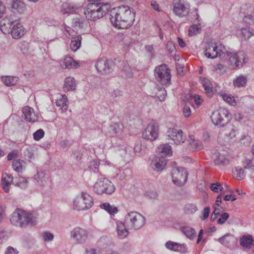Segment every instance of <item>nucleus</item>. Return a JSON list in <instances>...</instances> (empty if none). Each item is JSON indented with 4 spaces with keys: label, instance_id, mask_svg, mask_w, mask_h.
Instances as JSON below:
<instances>
[{
    "label": "nucleus",
    "instance_id": "obj_1",
    "mask_svg": "<svg viewBox=\"0 0 254 254\" xmlns=\"http://www.w3.org/2000/svg\"><path fill=\"white\" fill-rule=\"evenodd\" d=\"M135 12L127 5L119 6L112 12L110 21L118 29H127L131 27L135 20Z\"/></svg>",
    "mask_w": 254,
    "mask_h": 254
},
{
    "label": "nucleus",
    "instance_id": "obj_2",
    "mask_svg": "<svg viewBox=\"0 0 254 254\" xmlns=\"http://www.w3.org/2000/svg\"><path fill=\"white\" fill-rule=\"evenodd\" d=\"M0 30L4 34H10L13 38L19 39L26 33V29L19 19L14 20L11 16H6L0 21Z\"/></svg>",
    "mask_w": 254,
    "mask_h": 254
},
{
    "label": "nucleus",
    "instance_id": "obj_3",
    "mask_svg": "<svg viewBox=\"0 0 254 254\" xmlns=\"http://www.w3.org/2000/svg\"><path fill=\"white\" fill-rule=\"evenodd\" d=\"M110 4L103 2L88 3L84 9V14L88 20L95 21L102 18L110 9Z\"/></svg>",
    "mask_w": 254,
    "mask_h": 254
},
{
    "label": "nucleus",
    "instance_id": "obj_4",
    "mask_svg": "<svg viewBox=\"0 0 254 254\" xmlns=\"http://www.w3.org/2000/svg\"><path fill=\"white\" fill-rule=\"evenodd\" d=\"M10 220L13 225L20 228L29 224L35 225L37 221L36 217L33 214L18 208L13 212Z\"/></svg>",
    "mask_w": 254,
    "mask_h": 254
},
{
    "label": "nucleus",
    "instance_id": "obj_5",
    "mask_svg": "<svg viewBox=\"0 0 254 254\" xmlns=\"http://www.w3.org/2000/svg\"><path fill=\"white\" fill-rule=\"evenodd\" d=\"M94 205V200L86 191H81L74 196L72 199V208L77 211L90 209Z\"/></svg>",
    "mask_w": 254,
    "mask_h": 254
},
{
    "label": "nucleus",
    "instance_id": "obj_6",
    "mask_svg": "<svg viewBox=\"0 0 254 254\" xmlns=\"http://www.w3.org/2000/svg\"><path fill=\"white\" fill-rule=\"evenodd\" d=\"M124 221L127 227L130 230L141 229L146 222L145 217L136 211L127 213L125 216Z\"/></svg>",
    "mask_w": 254,
    "mask_h": 254
},
{
    "label": "nucleus",
    "instance_id": "obj_7",
    "mask_svg": "<svg viewBox=\"0 0 254 254\" xmlns=\"http://www.w3.org/2000/svg\"><path fill=\"white\" fill-rule=\"evenodd\" d=\"M213 124L218 127H224L229 123L231 116L228 110L220 108L214 111L210 116Z\"/></svg>",
    "mask_w": 254,
    "mask_h": 254
},
{
    "label": "nucleus",
    "instance_id": "obj_8",
    "mask_svg": "<svg viewBox=\"0 0 254 254\" xmlns=\"http://www.w3.org/2000/svg\"><path fill=\"white\" fill-rule=\"evenodd\" d=\"M115 190V188L113 183L105 178L98 179L93 186V191L98 194L104 193L110 194Z\"/></svg>",
    "mask_w": 254,
    "mask_h": 254
},
{
    "label": "nucleus",
    "instance_id": "obj_9",
    "mask_svg": "<svg viewBox=\"0 0 254 254\" xmlns=\"http://www.w3.org/2000/svg\"><path fill=\"white\" fill-rule=\"evenodd\" d=\"M173 13L180 18L187 17L190 10V5L187 0H173L172 2Z\"/></svg>",
    "mask_w": 254,
    "mask_h": 254
},
{
    "label": "nucleus",
    "instance_id": "obj_10",
    "mask_svg": "<svg viewBox=\"0 0 254 254\" xmlns=\"http://www.w3.org/2000/svg\"><path fill=\"white\" fill-rule=\"evenodd\" d=\"M90 237V233L86 229L76 227L70 232V238L76 244H85Z\"/></svg>",
    "mask_w": 254,
    "mask_h": 254
},
{
    "label": "nucleus",
    "instance_id": "obj_11",
    "mask_svg": "<svg viewBox=\"0 0 254 254\" xmlns=\"http://www.w3.org/2000/svg\"><path fill=\"white\" fill-rule=\"evenodd\" d=\"M154 74L156 79L162 84L167 85L170 83L171 74L166 65L162 64L156 67Z\"/></svg>",
    "mask_w": 254,
    "mask_h": 254
},
{
    "label": "nucleus",
    "instance_id": "obj_12",
    "mask_svg": "<svg viewBox=\"0 0 254 254\" xmlns=\"http://www.w3.org/2000/svg\"><path fill=\"white\" fill-rule=\"evenodd\" d=\"M229 58L230 64L233 68H240L246 62V55L244 52H230L227 50L226 59Z\"/></svg>",
    "mask_w": 254,
    "mask_h": 254
},
{
    "label": "nucleus",
    "instance_id": "obj_13",
    "mask_svg": "<svg viewBox=\"0 0 254 254\" xmlns=\"http://www.w3.org/2000/svg\"><path fill=\"white\" fill-rule=\"evenodd\" d=\"M188 176V172L184 168L175 167L172 170V181L177 186L184 185L187 182Z\"/></svg>",
    "mask_w": 254,
    "mask_h": 254
},
{
    "label": "nucleus",
    "instance_id": "obj_14",
    "mask_svg": "<svg viewBox=\"0 0 254 254\" xmlns=\"http://www.w3.org/2000/svg\"><path fill=\"white\" fill-rule=\"evenodd\" d=\"M158 135L159 126L154 121L149 123L142 133V136L144 139L151 141L157 139Z\"/></svg>",
    "mask_w": 254,
    "mask_h": 254
},
{
    "label": "nucleus",
    "instance_id": "obj_15",
    "mask_svg": "<svg viewBox=\"0 0 254 254\" xmlns=\"http://www.w3.org/2000/svg\"><path fill=\"white\" fill-rule=\"evenodd\" d=\"M168 138L172 140L174 143L177 145H180L185 142V136L181 129L176 128H170L167 131Z\"/></svg>",
    "mask_w": 254,
    "mask_h": 254
},
{
    "label": "nucleus",
    "instance_id": "obj_16",
    "mask_svg": "<svg viewBox=\"0 0 254 254\" xmlns=\"http://www.w3.org/2000/svg\"><path fill=\"white\" fill-rule=\"evenodd\" d=\"M95 66L98 71L102 74H107L112 70L111 62L106 58L99 60Z\"/></svg>",
    "mask_w": 254,
    "mask_h": 254
},
{
    "label": "nucleus",
    "instance_id": "obj_17",
    "mask_svg": "<svg viewBox=\"0 0 254 254\" xmlns=\"http://www.w3.org/2000/svg\"><path fill=\"white\" fill-rule=\"evenodd\" d=\"M165 247L169 250L181 254L187 253L188 249L186 244H180L171 241L166 243Z\"/></svg>",
    "mask_w": 254,
    "mask_h": 254
},
{
    "label": "nucleus",
    "instance_id": "obj_18",
    "mask_svg": "<svg viewBox=\"0 0 254 254\" xmlns=\"http://www.w3.org/2000/svg\"><path fill=\"white\" fill-rule=\"evenodd\" d=\"M60 64L63 69H76L80 66L79 63L70 56H66L61 59Z\"/></svg>",
    "mask_w": 254,
    "mask_h": 254
},
{
    "label": "nucleus",
    "instance_id": "obj_19",
    "mask_svg": "<svg viewBox=\"0 0 254 254\" xmlns=\"http://www.w3.org/2000/svg\"><path fill=\"white\" fill-rule=\"evenodd\" d=\"M34 179L37 184L42 187L47 186L51 182L49 175L43 171H38Z\"/></svg>",
    "mask_w": 254,
    "mask_h": 254
},
{
    "label": "nucleus",
    "instance_id": "obj_20",
    "mask_svg": "<svg viewBox=\"0 0 254 254\" xmlns=\"http://www.w3.org/2000/svg\"><path fill=\"white\" fill-rule=\"evenodd\" d=\"M225 127L222 131V133L226 136V139L228 141L233 140L238 133L237 127L233 124L228 123L225 125Z\"/></svg>",
    "mask_w": 254,
    "mask_h": 254
},
{
    "label": "nucleus",
    "instance_id": "obj_21",
    "mask_svg": "<svg viewBox=\"0 0 254 254\" xmlns=\"http://www.w3.org/2000/svg\"><path fill=\"white\" fill-rule=\"evenodd\" d=\"M22 112L26 121L30 123H35L38 121V114L34 112L33 108L29 107H25L23 108Z\"/></svg>",
    "mask_w": 254,
    "mask_h": 254
},
{
    "label": "nucleus",
    "instance_id": "obj_22",
    "mask_svg": "<svg viewBox=\"0 0 254 254\" xmlns=\"http://www.w3.org/2000/svg\"><path fill=\"white\" fill-rule=\"evenodd\" d=\"M128 229L126 226V224L121 221L116 222V232L117 237L120 239H124L127 237L129 234Z\"/></svg>",
    "mask_w": 254,
    "mask_h": 254
},
{
    "label": "nucleus",
    "instance_id": "obj_23",
    "mask_svg": "<svg viewBox=\"0 0 254 254\" xmlns=\"http://www.w3.org/2000/svg\"><path fill=\"white\" fill-rule=\"evenodd\" d=\"M188 147L192 151H197L203 148V143L200 140L195 139L193 135H190L187 140Z\"/></svg>",
    "mask_w": 254,
    "mask_h": 254
},
{
    "label": "nucleus",
    "instance_id": "obj_24",
    "mask_svg": "<svg viewBox=\"0 0 254 254\" xmlns=\"http://www.w3.org/2000/svg\"><path fill=\"white\" fill-rule=\"evenodd\" d=\"M13 181V177L12 175L6 173L2 175L1 187L5 192H8L10 186Z\"/></svg>",
    "mask_w": 254,
    "mask_h": 254
},
{
    "label": "nucleus",
    "instance_id": "obj_25",
    "mask_svg": "<svg viewBox=\"0 0 254 254\" xmlns=\"http://www.w3.org/2000/svg\"><path fill=\"white\" fill-rule=\"evenodd\" d=\"M166 165V160L164 157L156 156L151 161V167L155 171L162 170Z\"/></svg>",
    "mask_w": 254,
    "mask_h": 254
},
{
    "label": "nucleus",
    "instance_id": "obj_26",
    "mask_svg": "<svg viewBox=\"0 0 254 254\" xmlns=\"http://www.w3.org/2000/svg\"><path fill=\"white\" fill-rule=\"evenodd\" d=\"M236 241V238L233 235L229 233L225 235L218 239V241L220 243L227 247H230L234 245Z\"/></svg>",
    "mask_w": 254,
    "mask_h": 254
},
{
    "label": "nucleus",
    "instance_id": "obj_27",
    "mask_svg": "<svg viewBox=\"0 0 254 254\" xmlns=\"http://www.w3.org/2000/svg\"><path fill=\"white\" fill-rule=\"evenodd\" d=\"M124 126L121 123H113L108 128V133L111 135H120L123 132Z\"/></svg>",
    "mask_w": 254,
    "mask_h": 254
},
{
    "label": "nucleus",
    "instance_id": "obj_28",
    "mask_svg": "<svg viewBox=\"0 0 254 254\" xmlns=\"http://www.w3.org/2000/svg\"><path fill=\"white\" fill-rule=\"evenodd\" d=\"M76 81L73 77L69 76L65 78L63 86L65 92L74 91L76 89Z\"/></svg>",
    "mask_w": 254,
    "mask_h": 254
},
{
    "label": "nucleus",
    "instance_id": "obj_29",
    "mask_svg": "<svg viewBox=\"0 0 254 254\" xmlns=\"http://www.w3.org/2000/svg\"><path fill=\"white\" fill-rule=\"evenodd\" d=\"M56 104L62 110V113L65 112L68 107V101L67 96L65 95H60L57 98Z\"/></svg>",
    "mask_w": 254,
    "mask_h": 254
},
{
    "label": "nucleus",
    "instance_id": "obj_30",
    "mask_svg": "<svg viewBox=\"0 0 254 254\" xmlns=\"http://www.w3.org/2000/svg\"><path fill=\"white\" fill-rule=\"evenodd\" d=\"M213 50V42L210 41L205 44L204 53L207 58L214 59L218 57V53H214Z\"/></svg>",
    "mask_w": 254,
    "mask_h": 254
},
{
    "label": "nucleus",
    "instance_id": "obj_31",
    "mask_svg": "<svg viewBox=\"0 0 254 254\" xmlns=\"http://www.w3.org/2000/svg\"><path fill=\"white\" fill-rule=\"evenodd\" d=\"M213 47H214V53H218V57L222 59H226V54H227V49L222 44L213 42Z\"/></svg>",
    "mask_w": 254,
    "mask_h": 254
},
{
    "label": "nucleus",
    "instance_id": "obj_32",
    "mask_svg": "<svg viewBox=\"0 0 254 254\" xmlns=\"http://www.w3.org/2000/svg\"><path fill=\"white\" fill-rule=\"evenodd\" d=\"M200 81L207 96L212 97L214 94V91L211 81L206 78H201Z\"/></svg>",
    "mask_w": 254,
    "mask_h": 254
},
{
    "label": "nucleus",
    "instance_id": "obj_33",
    "mask_svg": "<svg viewBox=\"0 0 254 254\" xmlns=\"http://www.w3.org/2000/svg\"><path fill=\"white\" fill-rule=\"evenodd\" d=\"M1 82L6 86H12L16 85L19 78L17 76L3 75L1 77Z\"/></svg>",
    "mask_w": 254,
    "mask_h": 254
},
{
    "label": "nucleus",
    "instance_id": "obj_34",
    "mask_svg": "<svg viewBox=\"0 0 254 254\" xmlns=\"http://www.w3.org/2000/svg\"><path fill=\"white\" fill-rule=\"evenodd\" d=\"M100 208L108 212L110 215L114 216L118 212L117 207L111 205L108 202L102 203L100 204Z\"/></svg>",
    "mask_w": 254,
    "mask_h": 254
},
{
    "label": "nucleus",
    "instance_id": "obj_35",
    "mask_svg": "<svg viewBox=\"0 0 254 254\" xmlns=\"http://www.w3.org/2000/svg\"><path fill=\"white\" fill-rule=\"evenodd\" d=\"M25 162L21 159L14 160L12 163L13 169L19 173H21L25 170Z\"/></svg>",
    "mask_w": 254,
    "mask_h": 254
},
{
    "label": "nucleus",
    "instance_id": "obj_36",
    "mask_svg": "<svg viewBox=\"0 0 254 254\" xmlns=\"http://www.w3.org/2000/svg\"><path fill=\"white\" fill-rule=\"evenodd\" d=\"M224 187H222V184L220 183H216L211 184L210 188L211 190L218 192L219 191L222 192H232V190L229 188V186L226 184H225Z\"/></svg>",
    "mask_w": 254,
    "mask_h": 254
},
{
    "label": "nucleus",
    "instance_id": "obj_37",
    "mask_svg": "<svg viewBox=\"0 0 254 254\" xmlns=\"http://www.w3.org/2000/svg\"><path fill=\"white\" fill-rule=\"evenodd\" d=\"M12 8L15 12L19 14H22L26 10V5L21 0H15L13 1Z\"/></svg>",
    "mask_w": 254,
    "mask_h": 254
},
{
    "label": "nucleus",
    "instance_id": "obj_38",
    "mask_svg": "<svg viewBox=\"0 0 254 254\" xmlns=\"http://www.w3.org/2000/svg\"><path fill=\"white\" fill-rule=\"evenodd\" d=\"M180 231L189 239L193 240L196 237V232L189 226H183L180 228Z\"/></svg>",
    "mask_w": 254,
    "mask_h": 254
},
{
    "label": "nucleus",
    "instance_id": "obj_39",
    "mask_svg": "<svg viewBox=\"0 0 254 254\" xmlns=\"http://www.w3.org/2000/svg\"><path fill=\"white\" fill-rule=\"evenodd\" d=\"M82 37L78 35L72 37L70 44V48L71 51L76 52L81 47Z\"/></svg>",
    "mask_w": 254,
    "mask_h": 254
},
{
    "label": "nucleus",
    "instance_id": "obj_40",
    "mask_svg": "<svg viewBox=\"0 0 254 254\" xmlns=\"http://www.w3.org/2000/svg\"><path fill=\"white\" fill-rule=\"evenodd\" d=\"M240 32L244 40H248L251 37L254 36V29L250 27L241 28Z\"/></svg>",
    "mask_w": 254,
    "mask_h": 254
},
{
    "label": "nucleus",
    "instance_id": "obj_41",
    "mask_svg": "<svg viewBox=\"0 0 254 254\" xmlns=\"http://www.w3.org/2000/svg\"><path fill=\"white\" fill-rule=\"evenodd\" d=\"M77 8L72 3L65 2L62 4L61 11L63 13H72L75 12Z\"/></svg>",
    "mask_w": 254,
    "mask_h": 254
},
{
    "label": "nucleus",
    "instance_id": "obj_42",
    "mask_svg": "<svg viewBox=\"0 0 254 254\" xmlns=\"http://www.w3.org/2000/svg\"><path fill=\"white\" fill-rule=\"evenodd\" d=\"M157 151L160 153L162 154L161 155V157L164 155L166 156L167 155H171L172 153V147L167 143L159 145L157 148Z\"/></svg>",
    "mask_w": 254,
    "mask_h": 254
},
{
    "label": "nucleus",
    "instance_id": "obj_43",
    "mask_svg": "<svg viewBox=\"0 0 254 254\" xmlns=\"http://www.w3.org/2000/svg\"><path fill=\"white\" fill-rule=\"evenodd\" d=\"M233 174L234 177L238 180H242L246 176L244 169L241 167H236L233 170Z\"/></svg>",
    "mask_w": 254,
    "mask_h": 254
},
{
    "label": "nucleus",
    "instance_id": "obj_44",
    "mask_svg": "<svg viewBox=\"0 0 254 254\" xmlns=\"http://www.w3.org/2000/svg\"><path fill=\"white\" fill-rule=\"evenodd\" d=\"M219 95L221 96L224 101L228 103L232 106H235L237 104L236 100L234 96L231 95L220 92L219 93Z\"/></svg>",
    "mask_w": 254,
    "mask_h": 254
},
{
    "label": "nucleus",
    "instance_id": "obj_45",
    "mask_svg": "<svg viewBox=\"0 0 254 254\" xmlns=\"http://www.w3.org/2000/svg\"><path fill=\"white\" fill-rule=\"evenodd\" d=\"M115 173H116V178L121 180H124L126 176H129L131 173L130 169H126L124 170L116 169Z\"/></svg>",
    "mask_w": 254,
    "mask_h": 254
},
{
    "label": "nucleus",
    "instance_id": "obj_46",
    "mask_svg": "<svg viewBox=\"0 0 254 254\" xmlns=\"http://www.w3.org/2000/svg\"><path fill=\"white\" fill-rule=\"evenodd\" d=\"M214 161L216 165L221 166L226 165L229 162L228 159L224 155L220 153L216 155Z\"/></svg>",
    "mask_w": 254,
    "mask_h": 254
},
{
    "label": "nucleus",
    "instance_id": "obj_47",
    "mask_svg": "<svg viewBox=\"0 0 254 254\" xmlns=\"http://www.w3.org/2000/svg\"><path fill=\"white\" fill-rule=\"evenodd\" d=\"M247 83V78L246 76L241 75L237 76L233 80V85L235 87H245Z\"/></svg>",
    "mask_w": 254,
    "mask_h": 254
},
{
    "label": "nucleus",
    "instance_id": "obj_48",
    "mask_svg": "<svg viewBox=\"0 0 254 254\" xmlns=\"http://www.w3.org/2000/svg\"><path fill=\"white\" fill-rule=\"evenodd\" d=\"M123 72L125 73L126 77H132L133 75L132 69L127 62H124L122 68Z\"/></svg>",
    "mask_w": 254,
    "mask_h": 254
},
{
    "label": "nucleus",
    "instance_id": "obj_49",
    "mask_svg": "<svg viewBox=\"0 0 254 254\" xmlns=\"http://www.w3.org/2000/svg\"><path fill=\"white\" fill-rule=\"evenodd\" d=\"M14 184L15 186L18 187L21 189H25L28 186V180L24 177H19L17 180H15Z\"/></svg>",
    "mask_w": 254,
    "mask_h": 254
},
{
    "label": "nucleus",
    "instance_id": "obj_50",
    "mask_svg": "<svg viewBox=\"0 0 254 254\" xmlns=\"http://www.w3.org/2000/svg\"><path fill=\"white\" fill-rule=\"evenodd\" d=\"M253 243V239L251 236H244L240 240L241 245L245 248L250 247Z\"/></svg>",
    "mask_w": 254,
    "mask_h": 254
},
{
    "label": "nucleus",
    "instance_id": "obj_51",
    "mask_svg": "<svg viewBox=\"0 0 254 254\" xmlns=\"http://www.w3.org/2000/svg\"><path fill=\"white\" fill-rule=\"evenodd\" d=\"M201 26L199 24L192 25L190 26L188 31V35L189 36H193L197 34L199 30L200 29Z\"/></svg>",
    "mask_w": 254,
    "mask_h": 254
},
{
    "label": "nucleus",
    "instance_id": "obj_52",
    "mask_svg": "<svg viewBox=\"0 0 254 254\" xmlns=\"http://www.w3.org/2000/svg\"><path fill=\"white\" fill-rule=\"evenodd\" d=\"M62 30L64 34L67 38H69L70 36H73L75 34V32L73 30L65 24L62 26Z\"/></svg>",
    "mask_w": 254,
    "mask_h": 254
},
{
    "label": "nucleus",
    "instance_id": "obj_53",
    "mask_svg": "<svg viewBox=\"0 0 254 254\" xmlns=\"http://www.w3.org/2000/svg\"><path fill=\"white\" fill-rule=\"evenodd\" d=\"M198 210L196 205L193 203H188L185 205V211L186 213L192 214Z\"/></svg>",
    "mask_w": 254,
    "mask_h": 254
},
{
    "label": "nucleus",
    "instance_id": "obj_54",
    "mask_svg": "<svg viewBox=\"0 0 254 254\" xmlns=\"http://www.w3.org/2000/svg\"><path fill=\"white\" fill-rule=\"evenodd\" d=\"M54 238V234L50 232L45 231L42 233V238L45 242H51L53 240Z\"/></svg>",
    "mask_w": 254,
    "mask_h": 254
},
{
    "label": "nucleus",
    "instance_id": "obj_55",
    "mask_svg": "<svg viewBox=\"0 0 254 254\" xmlns=\"http://www.w3.org/2000/svg\"><path fill=\"white\" fill-rule=\"evenodd\" d=\"M244 168L252 172L254 171V158L246 160L244 163Z\"/></svg>",
    "mask_w": 254,
    "mask_h": 254
},
{
    "label": "nucleus",
    "instance_id": "obj_56",
    "mask_svg": "<svg viewBox=\"0 0 254 254\" xmlns=\"http://www.w3.org/2000/svg\"><path fill=\"white\" fill-rule=\"evenodd\" d=\"M45 134V132L42 129H39L33 133V138L35 140L39 141L42 139Z\"/></svg>",
    "mask_w": 254,
    "mask_h": 254
},
{
    "label": "nucleus",
    "instance_id": "obj_57",
    "mask_svg": "<svg viewBox=\"0 0 254 254\" xmlns=\"http://www.w3.org/2000/svg\"><path fill=\"white\" fill-rule=\"evenodd\" d=\"M156 95L160 101H164L167 95L166 90L164 88H160L157 92Z\"/></svg>",
    "mask_w": 254,
    "mask_h": 254
},
{
    "label": "nucleus",
    "instance_id": "obj_58",
    "mask_svg": "<svg viewBox=\"0 0 254 254\" xmlns=\"http://www.w3.org/2000/svg\"><path fill=\"white\" fill-rule=\"evenodd\" d=\"M229 214L228 213H224L221 215L220 218L217 220V223L219 224H223L225 223L227 220L229 218Z\"/></svg>",
    "mask_w": 254,
    "mask_h": 254
},
{
    "label": "nucleus",
    "instance_id": "obj_59",
    "mask_svg": "<svg viewBox=\"0 0 254 254\" xmlns=\"http://www.w3.org/2000/svg\"><path fill=\"white\" fill-rule=\"evenodd\" d=\"M24 155L29 159H32L34 157L33 150L30 148H27L25 152Z\"/></svg>",
    "mask_w": 254,
    "mask_h": 254
},
{
    "label": "nucleus",
    "instance_id": "obj_60",
    "mask_svg": "<svg viewBox=\"0 0 254 254\" xmlns=\"http://www.w3.org/2000/svg\"><path fill=\"white\" fill-rule=\"evenodd\" d=\"M145 195L150 199H155L157 196V193L155 190H148L145 192Z\"/></svg>",
    "mask_w": 254,
    "mask_h": 254
},
{
    "label": "nucleus",
    "instance_id": "obj_61",
    "mask_svg": "<svg viewBox=\"0 0 254 254\" xmlns=\"http://www.w3.org/2000/svg\"><path fill=\"white\" fill-rule=\"evenodd\" d=\"M210 208L209 207H205L202 211V216L201 217V220H205L208 218L210 213Z\"/></svg>",
    "mask_w": 254,
    "mask_h": 254
},
{
    "label": "nucleus",
    "instance_id": "obj_62",
    "mask_svg": "<svg viewBox=\"0 0 254 254\" xmlns=\"http://www.w3.org/2000/svg\"><path fill=\"white\" fill-rule=\"evenodd\" d=\"M19 252L15 248L11 246L8 247L5 251L4 254H18Z\"/></svg>",
    "mask_w": 254,
    "mask_h": 254
},
{
    "label": "nucleus",
    "instance_id": "obj_63",
    "mask_svg": "<svg viewBox=\"0 0 254 254\" xmlns=\"http://www.w3.org/2000/svg\"><path fill=\"white\" fill-rule=\"evenodd\" d=\"M99 162L97 160H93L91 162L89 165V168L91 170H93L94 169H97L99 166Z\"/></svg>",
    "mask_w": 254,
    "mask_h": 254
},
{
    "label": "nucleus",
    "instance_id": "obj_64",
    "mask_svg": "<svg viewBox=\"0 0 254 254\" xmlns=\"http://www.w3.org/2000/svg\"><path fill=\"white\" fill-rule=\"evenodd\" d=\"M166 48L169 52H173L175 50V47L172 41H168L166 44Z\"/></svg>",
    "mask_w": 254,
    "mask_h": 254
}]
</instances>
